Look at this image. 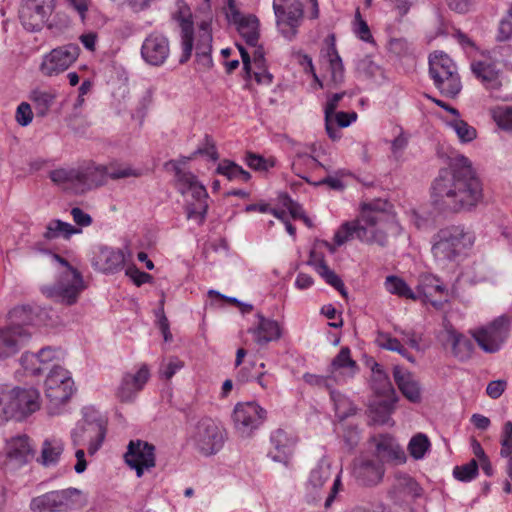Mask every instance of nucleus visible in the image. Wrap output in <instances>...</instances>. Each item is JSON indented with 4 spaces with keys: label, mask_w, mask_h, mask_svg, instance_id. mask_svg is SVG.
<instances>
[{
    "label": "nucleus",
    "mask_w": 512,
    "mask_h": 512,
    "mask_svg": "<svg viewBox=\"0 0 512 512\" xmlns=\"http://www.w3.org/2000/svg\"><path fill=\"white\" fill-rule=\"evenodd\" d=\"M431 197L440 210L454 213L474 210L483 201L484 193L472 162L461 154L451 157L448 166L432 182Z\"/></svg>",
    "instance_id": "f257e3e1"
},
{
    "label": "nucleus",
    "mask_w": 512,
    "mask_h": 512,
    "mask_svg": "<svg viewBox=\"0 0 512 512\" xmlns=\"http://www.w3.org/2000/svg\"><path fill=\"white\" fill-rule=\"evenodd\" d=\"M140 174L130 167L79 166L76 168H59L50 172L52 182L64 190L82 194L104 184L107 177L121 179L138 177Z\"/></svg>",
    "instance_id": "f03ea898"
},
{
    "label": "nucleus",
    "mask_w": 512,
    "mask_h": 512,
    "mask_svg": "<svg viewBox=\"0 0 512 512\" xmlns=\"http://www.w3.org/2000/svg\"><path fill=\"white\" fill-rule=\"evenodd\" d=\"M474 243L475 234L470 228L451 225L437 232L431 251L439 264L447 265L466 257Z\"/></svg>",
    "instance_id": "7ed1b4c3"
},
{
    "label": "nucleus",
    "mask_w": 512,
    "mask_h": 512,
    "mask_svg": "<svg viewBox=\"0 0 512 512\" xmlns=\"http://www.w3.org/2000/svg\"><path fill=\"white\" fill-rule=\"evenodd\" d=\"M164 168L167 171L174 172L178 192L183 196H190L185 204L187 219L194 220L197 225H202L205 222L209 207L206 188L193 173L180 169L177 161H167Z\"/></svg>",
    "instance_id": "20e7f679"
},
{
    "label": "nucleus",
    "mask_w": 512,
    "mask_h": 512,
    "mask_svg": "<svg viewBox=\"0 0 512 512\" xmlns=\"http://www.w3.org/2000/svg\"><path fill=\"white\" fill-rule=\"evenodd\" d=\"M40 408V394L33 387L0 389V420L21 419Z\"/></svg>",
    "instance_id": "39448f33"
},
{
    "label": "nucleus",
    "mask_w": 512,
    "mask_h": 512,
    "mask_svg": "<svg viewBox=\"0 0 512 512\" xmlns=\"http://www.w3.org/2000/svg\"><path fill=\"white\" fill-rule=\"evenodd\" d=\"M429 75L435 87L446 97H456L462 83L453 60L443 52H434L429 56Z\"/></svg>",
    "instance_id": "423d86ee"
},
{
    "label": "nucleus",
    "mask_w": 512,
    "mask_h": 512,
    "mask_svg": "<svg viewBox=\"0 0 512 512\" xmlns=\"http://www.w3.org/2000/svg\"><path fill=\"white\" fill-rule=\"evenodd\" d=\"M84 503L85 499L80 490L67 488L34 497L29 507L32 512H69L81 508Z\"/></svg>",
    "instance_id": "0eeeda50"
},
{
    "label": "nucleus",
    "mask_w": 512,
    "mask_h": 512,
    "mask_svg": "<svg viewBox=\"0 0 512 512\" xmlns=\"http://www.w3.org/2000/svg\"><path fill=\"white\" fill-rule=\"evenodd\" d=\"M390 204L381 199L362 205L360 221L371 227L374 232L381 233L385 238V246L388 244V234H397L400 226L394 217L387 212Z\"/></svg>",
    "instance_id": "6e6552de"
},
{
    "label": "nucleus",
    "mask_w": 512,
    "mask_h": 512,
    "mask_svg": "<svg viewBox=\"0 0 512 512\" xmlns=\"http://www.w3.org/2000/svg\"><path fill=\"white\" fill-rule=\"evenodd\" d=\"M273 11L280 34L292 41L304 18V7L300 0H273Z\"/></svg>",
    "instance_id": "1a4fd4ad"
},
{
    "label": "nucleus",
    "mask_w": 512,
    "mask_h": 512,
    "mask_svg": "<svg viewBox=\"0 0 512 512\" xmlns=\"http://www.w3.org/2000/svg\"><path fill=\"white\" fill-rule=\"evenodd\" d=\"M510 319L502 315L486 326L472 331V336L478 346L486 353H495L500 350L510 333Z\"/></svg>",
    "instance_id": "9d476101"
},
{
    "label": "nucleus",
    "mask_w": 512,
    "mask_h": 512,
    "mask_svg": "<svg viewBox=\"0 0 512 512\" xmlns=\"http://www.w3.org/2000/svg\"><path fill=\"white\" fill-rule=\"evenodd\" d=\"M225 439L224 430L214 420L205 418L196 425L193 444L200 454L211 456L222 449Z\"/></svg>",
    "instance_id": "9b49d317"
},
{
    "label": "nucleus",
    "mask_w": 512,
    "mask_h": 512,
    "mask_svg": "<svg viewBox=\"0 0 512 512\" xmlns=\"http://www.w3.org/2000/svg\"><path fill=\"white\" fill-rule=\"evenodd\" d=\"M74 381L66 369L53 364L45 380V396L57 408L73 394Z\"/></svg>",
    "instance_id": "f8f14e48"
},
{
    "label": "nucleus",
    "mask_w": 512,
    "mask_h": 512,
    "mask_svg": "<svg viewBox=\"0 0 512 512\" xmlns=\"http://www.w3.org/2000/svg\"><path fill=\"white\" fill-rule=\"evenodd\" d=\"M266 418V411L256 402L238 403L233 411L232 419L238 434L243 438L251 437Z\"/></svg>",
    "instance_id": "ddd939ff"
},
{
    "label": "nucleus",
    "mask_w": 512,
    "mask_h": 512,
    "mask_svg": "<svg viewBox=\"0 0 512 512\" xmlns=\"http://www.w3.org/2000/svg\"><path fill=\"white\" fill-rule=\"evenodd\" d=\"M52 257L61 265L66 267L54 289L62 303L73 305L84 289L83 278L81 274L66 259L58 254H52Z\"/></svg>",
    "instance_id": "4468645a"
},
{
    "label": "nucleus",
    "mask_w": 512,
    "mask_h": 512,
    "mask_svg": "<svg viewBox=\"0 0 512 512\" xmlns=\"http://www.w3.org/2000/svg\"><path fill=\"white\" fill-rule=\"evenodd\" d=\"M106 435V427L101 419L80 421L72 431L74 446L88 445L90 455L95 454L102 445Z\"/></svg>",
    "instance_id": "2eb2a0df"
},
{
    "label": "nucleus",
    "mask_w": 512,
    "mask_h": 512,
    "mask_svg": "<svg viewBox=\"0 0 512 512\" xmlns=\"http://www.w3.org/2000/svg\"><path fill=\"white\" fill-rule=\"evenodd\" d=\"M80 48L76 44L57 47L43 57L40 71L45 76L58 75L67 70L79 56Z\"/></svg>",
    "instance_id": "dca6fc26"
},
{
    "label": "nucleus",
    "mask_w": 512,
    "mask_h": 512,
    "mask_svg": "<svg viewBox=\"0 0 512 512\" xmlns=\"http://www.w3.org/2000/svg\"><path fill=\"white\" fill-rule=\"evenodd\" d=\"M372 230L367 224H363L360 219L353 222L342 224L340 229L334 235V241L337 246L343 245L349 239L357 238L367 244H377L385 247V238L381 233Z\"/></svg>",
    "instance_id": "f3484780"
},
{
    "label": "nucleus",
    "mask_w": 512,
    "mask_h": 512,
    "mask_svg": "<svg viewBox=\"0 0 512 512\" xmlns=\"http://www.w3.org/2000/svg\"><path fill=\"white\" fill-rule=\"evenodd\" d=\"M124 459L130 468L135 469L137 477H141L145 469L155 466V447L146 441L131 440Z\"/></svg>",
    "instance_id": "a211bd4d"
},
{
    "label": "nucleus",
    "mask_w": 512,
    "mask_h": 512,
    "mask_svg": "<svg viewBox=\"0 0 512 512\" xmlns=\"http://www.w3.org/2000/svg\"><path fill=\"white\" fill-rule=\"evenodd\" d=\"M52 7L47 0H25L19 10V18L23 27L31 32L42 29Z\"/></svg>",
    "instance_id": "6ab92c4d"
},
{
    "label": "nucleus",
    "mask_w": 512,
    "mask_h": 512,
    "mask_svg": "<svg viewBox=\"0 0 512 512\" xmlns=\"http://www.w3.org/2000/svg\"><path fill=\"white\" fill-rule=\"evenodd\" d=\"M52 7L47 0H25L19 10V18L23 27L31 32L42 29Z\"/></svg>",
    "instance_id": "aec40b11"
},
{
    "label": "nucleus",
    "mask_w": 512,
    "mask_h": 512,
    "mask_svg": "<svg viewBox=\"0 0 512 512\" xmlns=\"http://www.w3.org/2000/svg\"><path fill=\"white\" fill-rule=\"evenodd\" d=\"M52 7L47 0H25L19 10V18L23 27L31 32L42 29Z\"/></svg>",
    "instance_id": "412c9836"
},
{
    "label": "nucleus",
    "mask_w": 512,
    "mask_h": 512,
    "mask_svg": "<svg viewBox=\"0 0 512 512\" xmlns=\"http://www.w3.org/2000/svg\"><path fill=\"white\" fill-rule=\"evenodd\" d=\"M30 332L19 325L0 327V360L7 359L19 352L29 340Z\"/></svg>",
    "instance_id": "4be33fe9"
},
{
    "label": "nucleus",
    "mask_w": 512,
    "mask_h": 512,
    "mask_svg": "<svg viewBox=\"0 0 512 512\" xmlns=\"http://www.w3.org/2000/svg\"><path fill=\"white\" fill-rule=\"evenodd\" d=\"M383 464L374 459L357 458L353 462L352 476L361 486H375L384 476Z\"/></svg>",
    "instance_id": "5701e85b"
},
{
    "label": "nucleus",
    "mask_w": 512,
    "mask_h": 512,
    "mask_svg": "<svg viewBox=\"0 0 512 512\" xmlns=\"http://www.w3.org/2000/svg\"><path fill=\"white\" fill-rule=\"evenodd\" d=\"M170 54L168 39L158 33L150 34L143 42L141 55L150 65L160 66L164 64Z\"/></svg>",
    "instance_id": "b1692460"
},
{
    "label": "nucleus",
    "mask_w": 512,
    "mask_h": 512,
    "mask_svg": "<svg viewBox=\"0 0 512 512\" xmlns=\"http://www.w3.org/2000/svg\"><path fill=\"white\" fill-rule=\"evenodd\" d=\"M444 347H450L451 353L460 361L471 358L474 351V344L471 339L458 333L451 325L445 327L440 335Z\"/></svg>",
    "instance_id": "393cba45"
},
{
    "label": "nucleus",
    "mask_w": 512,
    "mask_h": 512,
    "mask_svg": "<svg viewBox=\"0 0 512 512\" xmlns=\"http://www.w3.org/2000/svg\"><path fill=\"white\" fill-rule=\"evenodd\" d=\"M423 489L407 474L398 473L388 491L389 498L396 504L404 503L408 498L416 499L421 497Z\"/></svg>",
    "instance_id": "a878e982"
},
{
    "label": "nucleus",
    "mask_w": 512,
    "mask_h": 512,
    "mask_svg": "<svg viewBox=\"0 0 512 512\" xmlns=\"http://www.w3.org/2000/svg\"><path fill=\"white\" fill-rule=\"evenodd\" d=\"M148 379L149 370L146 365H143L135 374H125L116 391V397L121 402L133 401Z\"/></svg>",
    "instance_id": "bb28decb"
},
{
    "label": "nucleus",
    "mask_w": 512,
    "mask_h": 512,
    "mask_svg": "<svg viewBox=\"0 0 512 512\" xmlns=\"http://www.w3.org/2000/svg\"><path fill=\"white\" fill-rule=\"evenodd\" d=\"M61 358H63V352L60 349L44 347L36 355H23L21 360L25 369L32 375H40L50 369L49 363L59 361Z\"/></svg>",
    "instance_id": "cd10ccee"
},
{
    "label": "nucleus",
    "mask_w": 512,
    "mask_h": 512,
    "mask_svg": "<svg viewBox=\"0 0 512 512\" xmlns=\"http://www.w3.org/2000/svg\"><path fill=\"white\" fill-rule=\"evenodd\" d=\"M268 456L275 462L287 464L293 454L295 439L283 429H277L270 437Z\"/></svg>",
    "instance_id": "c85d7f7f"
},
{
    "label": "nucleus",
    "mask_w": 512,
    "mask_h": 512,
    "mask_svg": "<svg viewBox=\"0 0 512 512\" xmlns=\"http://www.w3.org/2000/svg\"><path fill=\"white\" fill-rule=\"evenodd\" d=\"M6 456L13 467L27 464L34 456L30 440L26 435L12 438L6 445Z\"/></svg>",
    "instance_id": "c756f323"
},
{
    "label": "nucleus",
    "mask_w": 512,
    "mask_h": 512,
    "mask_svg": "<svg viewBox=\"0 0 512 512\" xmlns=\"http://www.w3.org/2000/svg\"><path fill=\"white\" fill-rule=\"evenodd\" d=\"M375 444L376 455L378 461H398L402 463L405 461V453L395 441V439L388 434H380L371 438Z\"/></svg>",
    "instance_id": "7c9ffc66"
},
{
    "label": "nucleus",
    "mask_w": 512,
    "mask_h": 512,
    "mask_svg": "<svg viewBox=\"0 0 512 512\" xmlns=\"http://www.w3.org/2000/svg\"><path fill=\"white\" fill-rule=\"evenodd\" d=\"M256 317L257 325L248 331L254 335V340L258 345L263 346L281 338L282 330L277 321L266 318L261 313H258Z\"/></svg>",
    "instance_id": "2f4dec72"
},
{
    "label": "nucleus",
    "mask_w": 512,
    "mask_h": 512,
    "mask_svg": "<svg viewBox=\"0 0 512 512\" xmlns=\"http://www.w3.org/2000/svg\"><path fill=\"white\" fill-rule=\"evenodd\" d=\"M332 477L331 465L326 458H322L311 470L307 483V491L313 501L322 498L321 490Z\"/></svg>",
    "instance_id": "473e14b6"
},
{
    "label": "nucleus",
    "mask_w": 512,
    "mask_h": 512,
    "mask_svg": "<svg viewBox=\"0 0 512 512\" xmlns=\"http://www.w3.org/2000/svg\"><path fill=\"white\" fill-rule=\"evenodd\" d=\"M124 263V252L110 247L101 248L93 260V265L104 273H115L123 268Z\"/></svg>",
    "instance_id": "72a5a7b5"
},
{
    "label": "nucleus",
    "mask_w": 512,
    "mask_h": 512,
    "mask_svg": "<svg viewBox=\"0 0 512 512\" xmlns=\"http://www.w3.org/2000/svg\"><path fill=\"white\" fill-rule=\"evenodd\" d=\"M394 380L405 398L412 403L421 401V389L413 374L404 371L399 366L394 367Z\"/></svg>",
    "instance_id": "f704fd0d"
},
{
    "label": "nucleus",
    "mask_w": 512,
    "mask_h": 512,
    "mask_svg": "<svg viewBox=\"0 0 512 512\" xmlns=\"http://www.w3.org/2000/svg\"><path fill=\"white\" fill-rule=\"evenodd\" d=\"M351 352L348 347H342L331 363V374L336 378V372L339 371L342 377L351 378L358 370L357 363L351 358Z\"/></svg>",
    "instance_id": "c9c22d12"
},
{
    "label": "nucleus",
    "mask_w": 512,
    "mask_h": 512,
    "mask_svg": "<svg viewBox=\"0 0 512 512\" xmlns=\"http://www.w3.org/2000/svg\"><path fill=\"white\" fill-rule=\"evenodd\" d=\"M471 71L487 88L496 89L500 86L498 71L493 63L486 61H473Z\"/></svg>",
    "instance_id": "e433bc0d"
},
{
    "label": "nucleus",
    "mask_w": 512,
    "mask_h": 512,
    "mask_svg": "<svg viewBox=\"0 0 512 512\" xmlns=\"http://www.w3.org/2000/svg\"><path fill=\"white\" fill-rule=\"evenodd\" d=\"M371 388L381 397L397 396L388 375L378 363L372 367Z\"/></svg>",
    "instance_id": "4c0bfd02"
},
{
    "label": "nucleus",
    "mask_w": 512,
    "mask_h": 512,
    "mask_svg": "<svg viewBox=\"0 0 512 512\" xmlns=\"http://www.w3.org/2000/svg\"><path fill=\"white\" fill-rule=\"evenodd\" d=\"M397 400V396L382 397L381 399L375 400L370 406L372 420L378 424H387Z\"/></svg>",
    "instance_id": "58836bf2"
},
{
    "label": "nucleus",
    "mask_w": 512,
    "mask_h": 512,
    "mask_svg": "<svg viewBox=\"0 0 512 512\" xmlns=\"http://www.w3.org/2000/svg\"><path fill=\"white\" fill-rule=\"evenodd\" d=\"M240 35L250 46H256L259 39V20L254 15H248L236 21Z\"/></svg>",
    "instance_id": "ea45409f"
},
{
    "label": "nucleus",
    "mask_w": 512,
    "mask_h": 512,
    "mask_svg": "<svg viewBox=\"0 0 512 512\" xmlns=\"http://www.w3.org/2000/svg\"><path fill=\"white\" fill-rule=\"evenodd\" d=\"M80 232L81 230L79 228H76L67 222L55 219L51 220L47 224L46 230L43 233V238L48 241L57 239L60 236L64 237L65 239H69L73 234Z\"/></svg>",
    "instance_id": "a19ab883"
},
{
    "label": "nucleus",
    "mask_w": 512,
    "mask_h": 512,
    "mask_svg": "<svg viewBox=\"0 0 512 512\" xmlns=\"http://www.w3.org/2000/svg\"><path fill=\"white\" fill-rule=\"evenodd\" d=\"M63 450H64V444L60 439H57V438L46 439L42 445L41 463L44 466L56 464L58 462Z\"/></svg>",
    "instance_id": "79ce46f5"
},
{
    "label": "nucleus",
    "mask_w": 512,
    "mask_h": 512,
    "mask_svg": "<svg viewBox=\"0 0 512 512\" xmlns=\"http://www.w3.org/2000/svg\"><path fill=\"white\" fill-rule=\"evenodd\" d=\"M318 167L325 168L324 165L312 155L302 151H297L291 165L294 174L303 178L308 183H310L308 178L302 175L304 168L314 170Z\"/></svg>",
    "instance_id": "37998d69"
},
{
    "label": "nucleus",
    "mask_w": 512,
    "mask_h": 512,
    "mask_svg": "<svg viewBox=\"0 0 512 512\" xmlns=\"http://www.w3.org/2000/svg\"><path fill=\"white\" fill-rule=\"evenodd\" d=\"M327 55L329 57L330 82L337 87L344 81V66L334 44L328 48Z\"/></svg>",
    "instance_id": "c03bdc74"
},
{
    "label": "nucleus",
    "mask_w": 512,
    "mask_h": 512,
    "mask_svg": "<svg viewBox=\"0 0 512 512\" xmlns=\"http://www.w3.org/2000/svg\"><path fill=\"white\" fill-rule=\"evenodd\" d=\"M315 270L326 281L327 284L334 287L343 297L347 298V290L343 281L333 270L329 268L324 260H321L315 264Z\"/></svg>",
    "instance_id": "a18cd8bd"
},
{
    "label": "nucleus",
    "mask_w": 512,
    "mask_h": 512,
    "mask_svg": "<svg viewBox=\"0 0 512 512\" xmlns=\"http://www.w3.org/2000/svg\"><path fill=\"white\" fill-rule=\"evenodd\" d=\"M54 99V94L42 90H34L30 95V100L34 103L36 115L40 117L47 115L54 103Z\"/></svg>",
    "instance_id": "49530a36"
},
{
    "label": "nucleus",
    "mask_w": 512,
    "mask_h": 512,
    "mask_svg": "<svg viewBox=\"0 0 512 512\" xmlns=\"http://www.w3.org/2000/svg\"><path fill=\"white\" fill-rule=\"evenodd\" d=\"M330 398L334 403V409L339 419H346L356 413V407L340 392L330 390Z\"/></svg>",
    "instance_id": "de8ad7c7"
},
{
    "label": "nucleus",
    "mask_w": 512,
    "mask_h": 512,
    "mask_svg": "<svg viewBox=\"0 0 512 512\" xmlns=\"http://www.w3.org/2000/svg\"><path fill=\"white\" fill-rule=\"evenodd\" d=\"M210 24L202 22L199 30V39L196 45V55L210 60V52L212 49V34Z\"/></svg>",
    "instance_id": "09e8293b"
},
{
    "label": "nucleus",
    "mask_w": 512,
    "mask_h": 512,
    "mask_svg": "<svg viewBox=\"0 0 512 512\" xmlns=\"http://www.w3.org/2000/svg\"><path fill=\"white\" fill-rule=\"evenodd\" d=\"M385 288L389 293L395 294L399 297L415 299L414 293L411 290V288L400 277L394 275L388 276L385 280Z\"/></svg>",
    "instance_id": "8fccbe9b"
},
{
    "label": "nucleus",
    "mask_w": 512,
    "mask_h": 512,
    "mask_svg": "<svg viewBox=\"0 0 512 512\" xmlns=\"http://www.w3.org/2000/svg\"><path fill=\"white\" fill-rule=\"evenodd\" d=\"M429 447L430 442L428 437L425 434L418 433L410 440L408 450L411 456L418 460L424 457Z\"/></svg>",
    "instance_id": "3c124183"
},
{
    "label": "nucleus",
    "mask_w": 512,
    "mask_h": 512,
    "mask_svg": "<svg viewBox=\"0 0 512 512\" xmlns=\"http://www.w3.org/2000/svg\"><path fill=\"white\" fill-rule=\"evenodd\" d=\"M9 325H19L25 329L32 321L31 309L26 306H17L8 313Z\"/></svg>",
    "instance_id": "603ef678"
},
{
    "label": "nucleus",
    "mask_w": 512,
    "mask_h": 512,
    "mask_svg": "<svg viewBox=\"0 0 512 512\" xmlns=\"http://www.w3.org/2000/svg\"><path fill=\"white\" fill-rule=\"evenodd\" d=\"M478 463L475 459L470 460L468 463L456 466L453 470V476L462 482H469L478 475Z\"/></svg>",
    "instance_id": "864d4df0"
},
{
    "label": "nucleus",
    "mask_w": 512,
    "mask_h": 512,
    "mask_svg": "<svg viewBox=\"0 0 512 512\" xmlns=\"http://www.w3.org/2000/svg\"><path fill=\"white\" fill-rule=\"evenodd\" d=\"M421 288L422 294L430 301V297H433L435 294H443L445 291V286L434 276H424L419 285Z\"/></svg>",
    "instance_id": "5fc2aeb1"
},
{
    "label": "nucleus",
    "mask_w": 512,
    "mask_h": 512,
    "mask_svg": "<svg viewBox=\"0 0 512 512\" xmlns=\"http://www.w3.org/2000/svg\"><path fill=\"white\" fill-rule=\"evenodd\" d=\"M492 116L501 129L512 132V107L498 106L492 110Z\"/></svg>",
    "instance_id": "6e6d98bb"
},
{
    "label": "nucleus",
    "mask_w": 512,
    "mask_h": 512,
    "mask_svg": "<svg viewBox=\"0 0 512 512\" xmlns=\"http://www.w3.org/2000/svg\"><path fill=\"white\" fill-rule=\"evenodd\" d=\"M461 142H471L476 138V129L462 119H455L450 123Z\"/></svg>",
    "instance_id": "4d7b16f0"
},
{
    "label": "nucleus",
    "mask_w": 512,
    "mask_h": 512,
    "mask_svg": "<svg viewBox=\"0 0 512 512\" xmlns=\"http://www.w3.org/2000/svg\"><path fill=\"white\" fill-rule=\"evenodd\" d=\"M388 50L397 57H405L412 51L411 44L405 38L390 39Z\"/></svg>",
    "instance_id": "13d9d810"
},
{
    "label": "nucleus",
    "mask_w": 512,
    "mask_h": 512,
    "mask_svg": "<svg viewBox=\"0 0 512 512\" xmlns=\"http://www.w3.org/2000/svg\"><path fill=\"white\" fill-rule=\"evenodd\" d=\"M193 49V32H190L189 23L185 24L184 33H182V55L179 59L180 64H184L191 56Z\"/></svg>",
    "instance_id": "bf43d9fd"
},
{
    "label": "nucleus",
    "mask_w": 512,
    "mask_h": 512,
    "mask_svg": "<svg viewBox=\"0 0 512 512\" xmlns=\"http://www.w3.org/2000/svg\"><path fill=\"white\" fill-rule=\"evenodd\" d=\"M512 37V7L499 23L497 40L507 41Z\"/></svg>",
    "instance_id": "052dcab7"
},
{
    "label": "nucleus",
    "mask_w": 512,
    "mask_h": 512,
    "mask_svg": "<svg viewBox=\"0 0 512 512\" xmlns=\"http://www.w3.org/2000/svg\"><path fill=\"white\" fill-rule=\"evenodd\" d=\"M356 35L363 41L369 42L372 35L367 22L362 18L359 8L355 13V28Z\"/></svg>",
    "instance_id": "680f3d73"
},
{
    "label": "nucleus",
    "mask_w": 512,
    "mask_h": 512,
    "mask_svg": "<svg viewBox=\"0 0 512 512\" xmlns=\"http://www.w3.org/2000/svg\"><path fill=\"white\" fill-rule=\"evenodd\" d=\"M377 341L379 343V346L382 347L383 349L394 351L397 353L404 352V346L401 344V342L397 338H393L388 334H379Z\"/></svg>",
    "instance_id": "e2e57ef3"
},
{
    "label": "nucleus",
    "mask_w": 512,
    "mask_h": 512,
    "mask_svg": "<svg viewBox=\"0 0 512 512\" xmlns=\"http://www.w3.org/2000/svg\"><path fill=\"white\" fill-rule=\"evenodd\" d=\"M245 161L246 164L254 170L266 171L269 169V167L274 166L273 161H268L260 155L254 153H247Z\"/></svg>",
    "instance_id": "0e129e2a"
},
{
    "label": "nucleus",
    "mask_w": 512,
    "mask_h": 512,
    "mask_svg": "<svg viewBox=\"0 0 512 512\" xmlns=\"http://www.w3.org/2000/svg\"><path fill=\"white\" fill-rule=\"evenodd\" d=\"M205 144L193 152V155H206L211 160L216 161L219 158L215 143L209 135H205Z\"/></svg>",
    "instance_id": "69168bd1"
},
{
    "label": "nucleus",
    "mask_w": 512,
    "mask_h": 512,
    "mask_svg": "<svg viewBox=\"0 0 512 512\" xmlns=\"http://www.w3.org/2000/svg\"><path fill=\"white\" fill-rule=\"evenodd\" d=\"M238 170H240L239 165L234 162L223 161L218 165L216 172L227 177L229 180H234L238 179Z\"/></svg>",
    "instance_id": "338daca9"
},
{
    "label": "nucleus",
    "mask_w": 512,
    "mask_h": 512,
    "mask_svg": "<svg viewBox=\"0 0 512 512\" xmlns=\"http://www.w3.org/2000/svg\"><path fill=\"white\" fill-rule=\"evenodd\" d=\"M33 119V113L30 105L22 102L16 110V120L21 126H27Z\"/></svg>",
    "instance_id": "774afa93"
}]
</instances>
